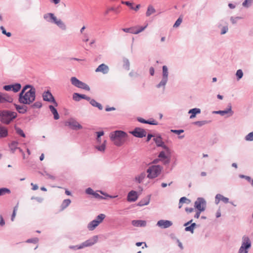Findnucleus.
<instances>
[{"label":"nucleus","instance_id":"nucleus-1","mask_svg":"<svg viewBox=\"0 0 253 253\" xmlns=\"http://www.w3.org/2000/svg\"><path fill=\"white\" fill-rule=\"evenodd\" d=\"M36 99V89L33 88L27 92H20L19 94L18 101L24 105H30Z\"/></svg>","mask_w":253,"mask_h":253},{"label":"nucleus","instance_id":"nucleus-27","mask_svg":"<svg viewBox=\"0 0 253 253\" xmlns=\"http://www.w3.org/2000/svg\"><path fill=\"white\" fill-rule=\"evenodd\" d=\"M99 224L96 220H93L87 224V228L89 231L93 230Z\"/></svg>","mask_w":253,"mask_h":253},{"label":"nucleus","instance_id":"nucleus-2","mask_svg":"<svg viewBox=\"0 0 253 253\" xmlns=\"http://www.w3.org/2000/svg\"><path fill=\"white\" fill-rule=\"evenodd\" d=\"M127 134L122 130H116L110 133V137L114 144L117 146H122L126 141Z\"/></svg>","mask_w":253,"mask_h":253},{"label":"nucleus","instance_id":"nucleus-38","mask_svg":"<svg viewBox=\"0 0 253 253\" xmlns=\"http://www.w3.org/2000/svg\"><path fill=\"white\" fill-rule=\"evenodd\" d=\"M84 94H81L78 93H74L73 94V99L76 101H79L81 99H84Z\"/></svg>","mask_w":253,"mask_h":253},{"label":"nucleus","instance_id":"nucleus-23","mask_svg":"<svg viewBox=\"0 0 253 253\" xmlns=\"http://www.w3.org/2000/svg\"><path fill=\"white\" fill-rule=\"evenodd\" d=\"M131 224L135 227H145L146 221L143 220H133L131 221Z\"/></svg>","mask_w":253,"mask_h":253},{"label":"nucleus","instance_id":"nucleus-9","mask_svg":"<svg viewBox=\"0 0 253 253\" xmlns=\"http://www.w3.org/2000/svg\"><path fill=\"white\" fill-rule=\"evenodd\" d=\"M42 97L44 101L52 102L55 106H57L58 104L50 91L47 90L44 91L42 94Z\"/></svg>","mask_w":253,"mask_h":253},{"label":"nucleus","instance_id":"nucleus-10","mask_svg":"<svg viewBox=\"0 0 253 253\" xmlns=\"http://www.w3.org/2000/svg\"><path fill=\"white\" fill-rule=\"evenodd\" d=\"M227 107L228 108L224 110L214 111L212 113L215 114H220L222 116L227 115V117H231L234 114V112L232 110V105L229 103Z\"/></svg>","mask_w":253,"mask_h":253},{"label":"nucleus","instance_id":"nucleus-25","mask_svg":"<svg viewBox=\"0 0 253 253\" xmlns=\"http://www.w3.org/2000/svg\"><path fill=\"white\" fill-rule=\"evenodd\" d=\"M201 112V111L200 108H194L189 110L188 113V114H191L190 119H193L196 117L197 114H200Z\"/></svg>","mask_w":253,"mask_h":253},{"label":"nucleus","instance_id":"nucleus-39","mask_svg":"<svg viewBox=\"0 0 253 253\" xmlns=\"http://www.w3.org/2000/svg\"><path fill=\"white\" fill-rule=\"evenodd\" d=\"M192 221H193V220L191 219L190 221H189L188 222H187L186 223H185L184 225V226H186L185 227V230L186 231H190L192 233H193L194 232V229L193 228V227L191 225H190L189 226H187V225L190 224V223H191Z\"/></svg>","mask_w":253,"mask_h":253},{"label":"nucleus","instance_id":"nucleus-59","mask_svg":"<svg viewBox=\"0 0 253 253\" xmlns=\"http://www.w3.org/2000/svg\"><path fill=\"white\" fill-rule=\"evenodd\" d=\"M99 192L102 195L105 196L106 197H109L110 198H115L116 197H118V195H115V196H111V195H109L105 193H104V192L102 191H99Z\"/></svg>","mask_w":253,"mask_h":253},{"label":"nucleus","instance_id":"nucleus-50","mask_svg":"<svg viewBox=\"0 0 253 253\" xmlns=\"http://www.w3.org/2000/svg\"><path fill=\"white\" fill-rule=\"evenodd\" d=\"M42 175L43 176H46L48 178L51 179L53 180L55 179V177L53 175H51L50 174L48 173L47 171H44L42 173Z\"/></svg>","mask_w":253,"mask_h":253},{"label":"nucleus","instance_id":"nucleus-34","mask_svg":"<svg viewBox=\"0 0 253 253\" xmlns=\"http://www.w3.org/2000/svg\"><path fill=\"white\" fill-rule=\"evenodd\" d=\"M71 203V201L69 199L63 200L60 206L61 210H64L67 207L69 206Z\"/></svg>","mask_w":253,"mask_h":253},{"label":"nucleus","instance_id":"nucleus-53","mask_svg":"<svg viewBox=\"0 0 253 253\" xmlns=\"http://www.w3.org/2000/svg\"><path fill=\"white\" fill-rule=\"evenodd\" d=\"M180 204L187 203L189 204L190 201L185 197H181L179 200Z\"/></svg>","mask_w":253,"mask_h":253},{"label":"nucleus","instance_id":"nucleus-3","mask_svg":"<svg viewBox=\"0 0 253 253\" xmlns=\"http://www.w3.org/2000/svg\"><path fill=\"white\" fill-rule=\"evenodd\" d=\"M98 239L97 236H93L79 245L69 246V248L74 251H77L83 249L86 247H91L97 242Z\"/></svg>","mask_w":253,"mask_h":253},{"label":"nucleus","instance_id":"nucleus-35","mask_svg":"<svg viewBox=\"0 0 253 253\" xmlns=\"http://www.w3.org/2000/svg\"><path fill=\"white\" fill-rule=\"evenodd\" d=\"M90 104L93 107H95L98 108L99 110H102L103 109V106L102 105L96 101L94 99H92L90 100Z\"/></svg>","mask_w":253,"mask_h":253},{"label":"nucleus","instance_id":"nucleus-43","mask_svg":"<svg viewBox=\"0 0 253 253\" xmlns=\"http://www.w3.org/2000/svg\"><path fill=\"white\" fill-rule=\"evenodd\" d=\"M11 191L10 189L7 188H1L0 189V196L4 195L6 194H10Z\"/></svg>","mask_w":253,"mask_h":253},{"label":"nucleus","instance_id":"nucleus-42","mask_svg":"<svg viewBox=\"0 0 253 253\" xmlns=\"http://www.w3.org/2000/svg\"><path fill=\"white\" fill-rule=\"evenodd\" d=\"M106 216L104 214L101 213L97 215L94 220H96L99 224L101 223L105 218Z\"/></svg>","mask_w":253,"mask_h":253},{"label":"nucleus","instance_id":"nucleus-58","mask_svg":"<svg viewBox=\"0 0 253 253\" xmlns=\"http://www.w3.org/2000/svg\"><path fill=\"white\" fill-rule=\"evenodd\" d=\"M248 250L244 248L243 246H241L240 248L238 253H248Z\"/></svg>","mask_w":253,"mask_h":253},{"label":"nucleus","instance_id":"nucleus-55","mask_svg":"<svg viewBox=\"0 0 253 253\" xmlns=\"http://www.w3.org/2000/svg\"><path fill=\"white\" fill-rule=\"evenodd\" d=\"M121 3L122 4H126V5L127 6H129L130 7V9H133V3H131L129 1H123V0H122L121 1Z\"/></svg>","mask_w":253,"mask_h":253},{"label":"nucleus","instance_id":"nucleus-24","mask_svg":"<svg viewBox=\"0 0 253 253\" xmlns=\"http://www.w3.org/2000/svg\"><path fill=\"white\" fill-rule=\"evenodd\" d=\"M56 24L61 30L66 31L67 30V26L65 23L60 19L57 18L54 23Z\"/></svg>","mask_w":253,"mask_h":253},{"label":"nucleus","instance_id":"nucleus-51","mask_svg":"<svg viewBox=\"0 0 253 253\" xmlns=\"http://www.w3.org/2000/svg\"><path fill=\"white\" fill-rule=\"evenodd\" d=\"M28 88H30V90H32V89L35 88L31 85L27 84L23 87L21 92H27L26 90Z\"/></svg>","mask_w":253,"mask_h":253},{"label":"nucleus","instance_id":"nucleus-17","mask_svg":"<svg viewBox=\"0 0 253 253\" xmlns=\"http://www.w3.org/2000/svg\"><path fill=\"white\" fill-rule=\"evenodd\" d=\"M138 199L137 192L135 191H130L127 194V200L129 202H135Z\"/></svg>","mask_w":253,"mask_h":253},{"label":"nucleus","instance_id":"nucleus-16","mask_svg":"<svg viewBox=\"0 0 253 253\" xmlns=\"http://www.w3.org/2000/svg\"><path fill=\"white\" fill-rule=\"evenodd\" d=\"M172 225V222L171 221L168 220L161 219L159 220L156 225L161 228H168Z\"/></svg>","mask_w":253,"mask_h":253},{"label":"nucleus","instance_id":"nucleus-56","mask_svg":"<svg viewBox=\"0 0 253 253\" xmlns=\"http://www.w3.org/2000/svg\"><path fill=\"white\" fill-rule=\"evenodd\" d=\"M182 21V18H181L180 17L178 18L177 19V20L176 21V22H175V23L174 24L173 27H174V28L178 27L181 24Z\"/></svg>","mask_w":253,"mask_h":253},{"label":"nucleus","instance_id":"nucleus-63","mask_svg":"<svg viewBox=\"0 0 253 253\" xmlns=\"http://www.w3.org/2000/svg\"><path fill=\"white\" fill-rule=\"evenodd\" d=\"M239 177L241 178H245V179L248 180L249 182L251 181V177L249 176H246L243 174H240Z\"/></svg>","mask_w":253,"mask_h":253},{"label":"nucleus","instance_id":"nucleus-20","mask_svg":"<svg viewBox=\"0 0 253 253\" xmlns=\"http://www.w3.org/2000/svg\"><path fill=\"white\" fill-rule=\"evenodd\" d=\"M243 247L248 250L251 247V242L249 237L247 236H244L242 237V245Z\"/></svg>","mask_w":253,"mask_h":253},{"label":"nucleus","instance_id":"nucleus-49","mask_svg":"<svg viewBox=\"0 0 253 253\" xmlns=\"http://www.w3.org/2000/svg\"><path fill=\"white\" fill-rule=\"evenodd\" d=\"M15 130H16V133L20 135V136H21L23 137H25L26 136H25L24 132L20 128L16 127Z\"/></svg>","mask_w":253,"mask_h":253},{"label":"nucleus","instance_id":"nucleus-32","mask_svg":"<svg viewBox=\"0 0 253 253\" xmlns=\"http://www.w3.org/2000/svg\"><path fill=\"white\" fill-rule=\"evenodd\" d=\"M19 143L16 141H13L9 145V147L10 149L12 151V153H14L15 151L18 149V145Z\"/></svg>","mask_w":253,"mask_h":253},{"label":"nucleus","instance_id":"nucleus-36","mask_svg":"<svg viewBox=\"0 0 253 253\" xmlns=\"http://www.w3.org/2000/svg\"><path fill=\"white\" fill-rule=\"evenodd\" d=\"M11 90H12L14 92H17L19 91L21 88V85L19 83H16L13 84H11Z\"/></svg>","mask_w":253,"mask_h":253},{"label":"nucleus","instance_id":"nucleus-5","mask_svg":"<svg viewBox=\"0 0 253 253\" xmlns=\"http://www.w3.org/2000/svg\"><path fill=\"white\" fill-rule=\"evenodd\" d=\"M169 79V71L167 66L164 65L162 67V76L161 81L156 85L158 88H162L164 90L166 85L168 82Z\"/></svg>","mask_w":253,"mask_h":253},{"label":"nucleus","instance_id":"nucleus-12","mask_svg":"<svg viewBox=\"0 0 253 253\" xmlns=\"http://www.w3.org/2000/svg\"><path fill=\"white\" fill-rule=\"evenodd\" d=\"M130 133L135 137L138 138H142L146 135V131L145 129L140 127H136L131 131Z\"/></svg>","mask_w":253,"mask_h":253},{"label":"nucleus","instance_id":"nucleus-33","mask_svg":"<svg viewBox=\"0 0 253 253\" xmlns=\"http://www.w3.org/2000/svg\"><path fill=\"white\" fill-rule=\"evenodd\" d=\"M156 12L155 9L152 5H148L146 12V16L148 17Z\"/></svg>","mask_w":253,"mask_h":253},{"label":"nucleus","instance_id":"nucleus-57","mask_svg":"<svg viewBox=\"0 0 253 253\" xmlns=\"http://www.w3.org/2000/svg\"><path fill=\"white\" fill-rule=\"evenodd\" d=\"M94 192H95L93 190V189L92 188H90V187L87 188L85 190L86 194H88V195H93Z\"/></svg>","mask_w":253,"mask_h":253},{"label":"nucleus","instance_id":"nucleus-15","mask_svg":"<svg viewBox=\"0 0 253 253\" xmlns=\"http://www.w3.org/2000/svg\"><path fill=\"white\" fill-rule=\"evenodd\" d=\"M13 101V98L6 93L0 92V104L5 103H11Z\"/></svg>","mask_w":253,"mask_h":253},{"label":"nucleus","instance_id":"nucleus-46","mask_svg":"<svg viewBox=\"0 0 253 253\" xmlns=\"http://www.w3.org/2000/svg\"><path fill=\"white\" fill-rule=\"evenodd\" d=\"M245 139L247 141H253V131L248 134L245 137Z\"/></svg>","mask_w":253,"mask_h":253},{"label":"nucleus","instance_id":"nucleus-48","mask_svg":"<svg viewBox=\"0 0 253 253\" xmlns=\"http://www.w3.org/2000/svg\"><path fill=\"white\" fill-rule=\"evenodd\" d=\"M241 18H242L239 16H237V17L231 16L230 18V20L231 22L232 23V24L234 25L237 23L238 20L241 19Z\"/></svg>","mask_w":253,"mask_h":253},{"label":"nucleus","instance_id":"nucleus-13","mask_svg":"<svg viewBox=\"0 0 253 253\" xmlns=\"http://www.w3.org/2000/svg\"><path fill=\"white\" fill-rule=\"evenodd\" d=\"M66 124L74 130L81 129L83 128V126L74 119L69 120Z\"/></svg>","mask_w":253,"mask_h":253},{"label":"nucleus","instance_id":"nucleus-14","mask_svg":"<svg viewBox=\"0 0 253 253\" xmlns=\"http://www.w3.org/2000/svg\"><path fill=\"white\" fill-rule=\"evenodd\" d=\"M220 201H222L225 204L229 203V199L228 198L223 196L221 194H217L216 195L215 197V203L217 205L219 203ZM230 203L234 207L236 206V205H235L232 202H230Z\"/></svg>","mask_w":253,"mask_h":253},{"label":"nucleus","instance_id":"nucleus-21","mask_svg":"<svg viewBox=\"0 0 253 253\" xmlns=\"http://www.w3.org/2000/svg\"><path fill=\"white\" fill-rule=\"evenodd\" d=\"M43 18L48 22L54 23L57 19V17L52 13H48L44 14Z\"/></svg>","mask_w":253,"mask_h":253},{"label":"nucleus","instance_id":"nucleus-60","mask_svg":"<svg viewBox=\"0 0 253 253\" xmlns=\"http://www.w3.org/2000/svg\"><path fill=\"white\" fill-rule=\"evenodd\" d=\"M147 124L152 125H157L158 124V122L153 119H151L150 120H148Z\"/></svg>","mask_w":253,"mask_h":253},{"label":"nucleus","instance_id":"nucleus-61","mask_svg":"<svg viewBox=\"0 0 253 253\" xmlns=\"http://www.w3.org/2000/svg\"><path fill=\"white\" fill-rule=\"evenodd\" d=\"M170 131L177 134H180L184 132L183 129H171Z\"/></svg>","mask_w":253,"mask_h":253},{"label":"nucleus","instance_id":"nucleus-37","mask_svg":"<svg viewBox=\"0 0 253 253\" xmlns=\"http://www.w3.org/2000/svg\"><path fill=\"white\" fill-rule=\"evenodd\" d=\"M123 68L127 71H128L130 69V63L129 61L127 58H123Z\"/></svg>","mask_w":253,"mask_h":253},{"label":"nucleus","instance_id":"nucleus-11","mask_svg":"<svg viewBox=\"0 0 253 253\" xmlns=\"http://www.w3.org/2000/svg\"><path fill=\"white\" fill-rule=\"evenodd\" d=\"M217 27L220 29V35H224L226 34L228 30V24L224 20H221L217 24Z\"/></svg>","mask_w":253,"mask_h":253},{"label":"nucleus","instance_id":"nucleus-26","mask_svg":"<svg viewBox=\"0 0 253 253\" xmlns=\"http://www.w3.org/2000/svg\"><path fill=\"white\" fill-rule=\"evenodd\" d=\"M16 110L20 114H25L27 111V107L25 105L14 104Z\"/></svg>","mask_w":253,"mask_h":253},{"label":"nucleus","instance_id":"nucleus-45","mask_svg":"<svg viewBox=\"0 0 253 253\" xmlns=\"http://www.w3.org/2000/svg\"><path fill=\"white\" fill-rule=\"evenodd\" d=\"M112 11L115 12L116 13H119V11H118L115 7H111L108 8L106 9V10L105 11V12L104 13V14L105 15H107V14H108V13L110 11Z\"/></svg>","mask_w":253,"mask_h":253},{"label":"nucleus","instance_id":"nucleus-22","mask_svg":"<svg viewBox=\"0 0 253 253\" xmlns=\"http://www.w3.org/2000/svg\"><path fill=\"white\" fill-rule=\"evenodd\" d=\"M146 177V173L143 171L136 175L134 178V181L138 183H142Z\"/></svg>","mask_w":253,"mask_h":253},{"label":"nucleus","instance_id":"nucleus-40","mask_svg":"<svg viewBox=\"0 0 253 253\" xmlns=\"http://www.w3.org/2000/svg\"><path fill=\"white\" fill-rule=\"evenodd\" d=\"M253 4V0H245L242 3V6L245 8H249Z\"/></svg>","mask_w":253,"mask_h":253},{"label":"nucleus","instance_id":"nucleus-29","mask_svg":"<svg viewBox=\"0 0 253 253\" xmlns=\"http://www.w3.org/2000/svg\"><path fill=\"white\" fill-rule=\"evenodd\" d=\"M49 108L50 111L53 115V117L55 120H58L59 119V115L56 110V109L52 105H49Z\"/></svg>","mask_w":253,"mask_h":253},{"label":"nucleus","instance_id":"nucleus-44","mask_svg":"<svg viewBox=\"0 0 253 253\" xmlns=\"http://www.w3.org/2000/svg\"><path fill=\"white\" fill-rule=\"evenodd\" d=\"M236 76L237 77V81H239L242 78L243 76V72L241 69H239L236 71Z\"/></svg>","mask_w":253,"mask_h":253},{"label":"nucleus","instance_id":"nucleus-8","mask_svg":"<svg viewBox=\"0 0 253 253\" xmlns=\"http://www.w3.org/2000/svg\"><path fill=\"white\" fill-rule=\"evenodd\" d=\"M194 207L198 211H204L206 208V201L203 198H198L194 203Z\"/></svg>","mask_w":253,"mask_h":253},{"label":"nucleus","instance_id":"nucleus-30","mask_svg":"<svg viewBox=\"0 0 253 253\" xmlns=\"http://www.w3.org/2000/svg\"><path fill=\"white\" fill-rule=\"evenodd\" d=\"M8 131L6 127L0 125V138H4L7 136Z\"/></svg>","mask_w":253,"mask_h":253},{"label":"nucleus","instance_id":"nucleus-52","mask_svg":"<svg viewBox=\"0 0 253 253\" xmlns=\"http://www.w3.org/2000/svg\"><path fill=\"white\" fill-rule=\"evenodd\" d=\"M0 29L1 30V32L3 35H5L8 37H10L11 36V33L7 32L3 26H0Z\"/></svg>","mask_w":253,"mask_h":253},{"label":"nucleus","instance_id":"nucleus-31","mask_svg":"<svg viewBox=\"0 0 253 253\" xmlns=\"http://www.w3.org/2000/svg\"><path fill=\"white\" fill-rule=\"evenodd\" d=\"M150 200V195H149L147 198L143 199V200L139 201V203H138V206L142 207V206L147 205L149 204Z\"/></svg>","mask_w":253,"mask_h":253},{"label":"nucleus","instance_id":"nucleus-4","mask_svg":"<svg viewBox=\"0 0 253 253\" xmlns=\"http://www.w3.org/2000/svg\"><path fill=\"white\" fill-rule=\"evenodd\" d=\"M16 116L17 113L16 112L4 110L0 113V120L3 124H8Z\"/></svg>","mask_w":253,"mask_h":253},{"label":"nucleus","instance_id":"nucleus-47","mask_svg":"<svg viewBox=\"0 0 253 253\" xmlns=\"http://www.w3.org/2000/svg\"><path fill=\"white\" fill-rule=\"evenodd\" d=\"M31 107L33 108H41L42 107V103L40 101H36L33 103Z\"/></svg>","mask_w":253,"mask_h":253},{"label":"nucleus","instance_id":"nucleus-6","mask_svg":"<svg viewBox=\"0 0 253 253\" xmlns=\"http://www.w3.org/2000/svg\"><path fill=\"white\" fill-rule=\"evenodd\" d=\"M162 168L159 165H153L149 167L147 169L148 173L147 177L149 179H153L160 174Z\"/></svg>","mask_w":253,"mask_h":253},{"label":"nucleus","instance_id":"nucleus-54","mask_svg":"<svg viewBox=\"0 0 253 253\" xmlns=\"http://www.w3.org/2000/svg\"><path fill=\"white\" fill-rule=\"evenodd\" d=\"M39 242V239L38 238H34L32 239H29L26 241L27 243H34L36 244Z\"/></svg>","mask_w":253,"mask_h":253},{"label":"nucleus","instance_id":"nucleus-19","mask_svg":"<svg viewBox=\"0 0 253 253\" xmlns=\"http://www.w3.org/2000/svg\"><path fill=\"white\" fill-rule=\"evenodd\" d=\"M153 139L157 146L162 147L165 150L169 151V148L164 144L163 141H162V139L160 136H156V137L154 138Z\"/></svg>","mask_w":253,"mask_h":253},{"label":"nucleus","instance_id":"nucleus-64","mask_svg":"<svg viewBox=\"0 0 253 253\" xmlns=\"http://www.w3.org/2000/svg\"><path fill=\"white\" fill-rule=\"evenodd\" d=\"M5 224V221L2 215H0V226H3Z\"/></svg>","mask_w":253,"mask_h":253},{"label":"nucleus","instance_id":"nucleus-62","mask_svg":"<svg viewBox=\"0 0 253 253\" xmlns=\"http://www.w3.org/2000/svg\"><path fill=\"white\" fill-rule=\"evenodd\" d=\"M93 196H94V198L98 199H105V198L100 195L99 194L95 192L94 193Z\"/></svg>","mask_w":253,"mask_h":253},{"label":"nucleus","instance_id":"nucleus-28","mask_svg":"<svg viewBox=\"0 0 253 253\" xmlns=\"http://www.w3.org/2000/svg\"><path fill=\"white\" fill-rule=\"evenodd\" d=\"M106 140H104L103 143L98 144L95 145V148L99 151L104 152L106 149Z\"/></svg>","mask_w":253,"mask_h":253},{"label":"nucleus","instance_id":"nucleus-41","mask_svg":"<svg viewBox=\"0 0 253 253\" xmlns=\"http://www.w3.org/2000/svg\"><path fill=\"white\" fill-rule=\"evenodd\" d=\"M210 122H211L210 121L204 120V121H196L194 123V124L200 127L204 125L208 124L210 123Z\"/></svg>","mask_w":253,"mask_h":253},{"label":"nucleus","instance_id":"nucleus-7","mask_svg":"<svg viewBox=\"0 0 253 253\" xmlns=\"http://www.w3.org/2000/svg\"><path fill=\"white\" fill-rule=\"evenodd\" d=\"M70 81L72 84L76 87L83 89L87 91L90 90V87L87 84L80 81L75 77H71Z\"/></svg>","mask_w":253,"mask_h":253},{"label":"nucleus","instance_id":"nucleus-18","mask_svg":"<svg viewBox=\"0 0 253 253\" xmlns=\"http://www.w3.org/2000/svg\"><path fill=\"white\" fill-rule=\"evenodd\" d=\"M109 67L105 64H101L98 66V67L95 69L96 72H101L103 74H106L109 72Z\"/></svg>","mask_w":253,"mask_h":253}]
</instances>
